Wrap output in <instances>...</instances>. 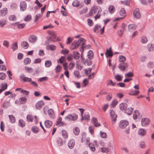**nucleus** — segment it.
I'll use <instances>...</instances> for the list:
<instances>
[{
    "mask_svg": "<svg viewBox=\"0 0 154 154\" xmlns=\"http://www.w3.org/2000/svg\"><path fill=\"white\" fill-rule=\"evenodd\" d=\"M112 98V95L111 93L107 95L106 96V99L107 101H110Z\"/></svg>",
    "mask_w": 154,
    "mask_h": 154,
    "instance_id": "obj_59",
    "label": "nucleus"
},
{
    "mask_svg": "<svg viewBox=\"0 0 154 154\" xmlns=\"http://www.w3.org/2000/svg\"><path fill=\"white\" fill-rule=\"evenodd\" d=\"M137 26L135 24H131L129 25L128 26V30L129 32H132L136 29Z\"/></svg>",
    "mask_w": 154,
    "mask_h": 154,
    "instance_id": "obj_12",
    "label": "nucleus"
},
{
    "mask_svg": "<svg viewBox=\"0 0 154 154\" xmlns=\"http://www.w3.org/2000/svg\"><path fill=\"white\" fill-rule=\"evenodd\" d=\"M78 116L75 113H72L68 115L65 117L64 119L65 120H67L69 121H75L78 118Z\"/></svg>",
    "mask_w": 154,
    "mask_h": 154,
    "instance_id": "obj_3",
    "label": "nucleus"
},
{
    "mask_svg": "<svg viewBox=\"0 0 154 154\" xmlns=\"http://www.w3.org/2000/svg\"><path fill=\"white\" fill-rule=\"evenodd\" d=\"M46 49L47 50H51V51H54L56 49V47L54 45H49L46 46Z\"/></svg>",
    "mask_w": 154,
    "mask_h": 154,
    "instance_id": "obj_27",
    "label": "nucleus"
},
{
    "mask_svg": "<svg viewBox=\"0 0 154 154\" xmlns=\"http://www.w3.org/2000/svg\"><path fill=\"white\" fill-rule=\"evenodd\" d=\"M91 59H86L85 61H84V63L85 64H87L88 66H90L92 64V62L91 60Z\"/></svg>",
    "mask_w": 154,
    "mask_h": 154,
    "instance_id": "obj_37",
    "label": "nucleus"
},
{
    "mask_svg": "<svg viewBox=\"0 0 154 154\" xmlns=\"http://www.w3.org/2000/svg\"><path fill=\"white\" fill-rule=\"evenodd\" d=\"M31 62V60L29 58H25L24 60V63L25 65L29 64Z\"/></svg>",
    "mask_w": 154,
    "mask_h": 154,
    "instance_id": "obj_51",
    "label": "nucleus"
},
{
    "mask_svg": "<svg viewBox=\"0 0 154 154\" xmlns=\"http://www.w3.org/2000/svg\"><path fill=\"white\" fill-rule=\"evenodd\" d=\"M8 13V9L6 8H4L0 10V17H4Z\"/></svg>",
    "mask_w": 154,
    "mask_h": 154,
    "instance_id": "obj_7",
    "label": "nucleus"
},
{
    "mask_svg": "<svg viewBox=\"0 0 154 154\" xmlns=\"http://www.w3.org/2000/svg\"><path fill=\"white\" fill-rule=\"evenodd\" d=\"M51 65V62L50 60L46 61L45 63V66L47 68L49 67Z\"/></svg>",
    "mask_w": 154,
    "mask_h": 154,
    "instance_id": "obj_40",
    "label": "nucleus"
},
{
    "mask_svg": "<svg viewBox=\"0 0 154 154\" xmlns=\"http://www.w3.org/2000/svg\"><path fill=\"white\" fill-rule=\"evenodd\" d=\"M37 37L35 35H31L29 38V40L30 42L34 43L37 41Z\"/></svg>",
    "mask_w": 154,
    "mask_h": 154,
    "instance_id": "obj_11",
    "label": "nucleus"
},
{
    "mask_svg": "<svg viewBox=\"0 0 154 154\" xmlns=\"http://www.w3.org/2000/svg\"><path fill=\"white\" fill-rule=\"evenodd\" d=\"M128 67V63H124L120 64L118 66L119 68L122 71L125 70V68Z\"/></svg>",
    "mask_w": 154,
    "mask_h": 154,
    "instance_id": "obj_10",
    "label": "nucleus"
},
{
    "mask_svg": "<svg viewBox=\"0 0 154 154\" xmlns=\"http://www.w3.org/2000/svg\"><path fill=\"white\" fill-rule=\"evenodd\" d=\"M147 48L149 51H153L154 50V44H149L147 45Z\"/></svg>",
    "mask_w": 154,
    "mask_h": 154,
    "instance_id": "obj_23",
    "label": "nucleus"
},
{
    "mask_svg": "<svg viewBox=\"0 0 154 154\" xmlns=\"http://www.w3.org/2000/svg\"><path fill=\"white\" fill-rule=\"evenodd\" d=\"M126 60L125 57L122 55H120L119 57V60L120 62H124Z\"/></svg>",
    "mask_w": 154,
    "mask_h": 154,
    "instance_id": "obj_42",
    "label": "nucleus"
},
{
    "mask_svg": "<svg viewBox=\"0 0 154 154\" xmlns=\"http://www.w3.org/2000/svg\"><path fill=\"white\" fill-rule=\"evenodd\" d=\"M91 122L95 127H98L100 126V124L98 123L97 119L95 117L93 118Z\"/></svg>",
    "mask_w": 154,
    "mask_h": 154,
    "instance_id": "obj_15",
    "label": "nucleus"
},
{
    "mask_svg": "<svg viewBox=\"0 0 154 154\" xmlns=\"http://www.w3.org/2000/svg\"><path fill=\"white\" fill-rule=\"evenodd\" d=\"M48 114L50 117L52 118H54V112L53 110L52 109H50L48 110Z\"/></svg>",
    "mask_w": 154,
    "mask_h": 154,
    "instance_id": "obj_25",
    "label": "nucleus"
},
{
    "mask_svg": "<svg viewBox=\"0 0 154 154\" xmlns=\"http://www.w3.org/2000/svg\"><path fill=\"white\" fill-rule=\"evenodd\" d=\"M18 46L17 44V42H15L13 45L12 48L13 49V51H14L16 49H17V48Z\"/></svg>",
    "mask_w": 154,
    "mask_h": 154,
    "instance_id": "obj_56",
    "label": "nucleus"
},
{
    "mask_svg": "<svg viewBox=\"0 0 154 154\" xmlns=\"http://www.w3.org/2000/svg\"><path fill=\"white\" fill-rule=\"evenodd\" d=\"M110 114L112 119V124H114L116 121L117 116L115 114L114 111L113 110L110 111Z\"/></svg>",
    "mask_w": 154,
    "mask_h": 154,
    "instance_id": "obj_8",
    "label": "nucleus"
},
{
    "mask_svg": "<svg viewBox=\"0 0 154 154\" xmlns=\"http://www.w3.org/2000/svg\"><path fill=\"white\" fill-rule=\"evenodd\" d=\"M129 122L125 120L121 121L119 124V127L121 129H124L128 125Z\"/></svg>",
    "mask_w": 154,
    "mask_h": 154,
    "instance_id": "obj_4",
    "label": "nucleus"
},
{
    "mask_svg": "<svg viewBox=\"0 0 154 154\" xmlns=\"http://www.w3.org/2000/svg\"><path fill=\"white\" fill-rule=\"evenodd\" d=\"M93 53L92 51L90 50L88 53V56L89 59H91L92 58Z\"/></svg>",
    "mask_w": 154,
    "mask_h": 154,
    "instance_id": "obj_50",
    "label": "nucleus"
},
{
    "mask_svg": "<svg viewBox=\"0 0 154 154\" xmlns=\"http://www.w3.org/2000/svg\"><path fill=\"white\" fill-rule=\"evenodd\" d=\"M57 143L58 146H61L63 144V142L62 138L58 137L57 138Z\"/></svg>",
    "mask_w": 154,
    "mask_h": 154,
    "instance_id": "obj_26",
    "label": "nucleus"
},
{
    "mask_svg": "<svg viewBox=\"0 0 154 154\" xmlns=\"http://www.w3.org/2000/svg\"><path fill=\"white\" fill-rule=\"evenodd\" d=\"M101 27L98 25H96L95 26L94 29V32L96 33H98L100 31V29Z\"/></svg>",
    "mask_w": 154,
    "mask_h": 154,
    "instance_id": "obj_30",
    "label": "nucleus"
},
{
    "mask_svg": "<svg viewBox=\"0 0 154 154\" xmlns=\"http://www.w3.org/2000/svg\"><path fill=\"white\" fill-rule=\"evenodd\" d=\"M9 117L10 122L11 123H14L15 121V118L12 115H9Z\"/></svg>",
    "mask_w": 154,
    "mask_h": 154,
    "instance_id": "obj_35",
    "label": "nucleus"
},
{
    "mask_svg": "<svg viewBox=\"0 0 154 154\" xmlns=\"http://www.w3.org/2000/svg\"><path fill=\"white\" fill-rule=\"evenodd\" d=\"M140 147L142 148H144L146 147L145 143L143 141H142L140 142Z\"/></svg>",
    "mask_w": 154,
    "mask_h": 154,
    "instance_id": "obj_62",
    "label": "nucleus"
},
{
    "mask_svg": "<svg viewBox=\"0 0 154 154\" xmlns=\"http://www.w3.org/2000/svg\"><path fill=\"white\" fill-rule=\"evenodd\" d=\"M150 122L149 119L147 118H143L141 119V125L143 127H145L149 125Z\"/></svg>",
    "mask_w": 154,
    "mask_h": 154,
    "instance_id": "obj_6",
    "label": "nucleus"
},
{
    "mask_svg": "<svg viewBox=\"0 0 154 154\" xmlns=\"http://www.w3.org/2000/svg\"><path fill=\"white\" fill-rule=\"evenodd\" d=\"M127 105L126 103H122L120 104L119 108L122 110L125 111L127 108Z\"/></svg>",
    "mask_w": 154,
    "mask_h": 154,
    "instance_id": "obj_21",
    "label": "nucleus"
},
{
    "mask_svg": "<svg viewBox=\"0 0 154 154\" xmlns=\"http://www.w3.org/2000/svg\"><path fill=\"white\" fill-rule=\"evenodd\" d=\"M85 40L82 38H80L78 41H75L70 46V48L72 50H74L77 48L79 45L82 46L80 50L83 52L84 51V48L85 47L84 46Z\"/></svg>",
    "mask_w": 154,
    "mask_h": 154,
    "instance_id": "obj_1",
    "label": "nucleus"
},
{
    "mask_svg": "<svg viewBox=\"0 0 154 154\" xmlns=\"http://www.w3.org/2000/svg\"><path fill=\"white\" fill-rule=\"evenodd\" d=\"M48 79V78L47 77H43L40 78L38 79V82H41L43 81L47 80Z\"/></svg>",
    "mask_w": 154,
    "mask_h": 154,
    "instance_id": "obj_36",
    "label": "nucleus"
},
{
    "mask_svg": "<svg viewBox=\"0 0 154 154\" xmlns=\"http://www.w3.org/2000/svg\"><path fill=\"white\" fill-rule=\"evenodd\" d=\"M21 45L23 48L26 49L29 47V44L26 41H23L21 43Z\"/></svg>",
    "mask_w": 154,
    "mask_h": 154,
    "instance_id": "obj_29",
    "label": "nucleus"
},
{
    "mask_svg": "<svg viewBox=\"0 0 154 154\" xmlns=\"http://www.w3.org/2000/svg\"><path fill=\"white\" fill-rule=\"evenodd\" d=\"M146 132L145 130L141 128L138 131V134L141 136H145L146 134Z\"/></svg>",
    "mask_w": 154,
    "mask_h": 154,
    "instance_id": "obj_17",
    "label": "nucleus"
},
{
    "mask_svg": "<svg viewBox=\"0 0 154 154\" xmlns=\"http://www.w3.org/2000/svg\"><path fill=\"white\" fill-rule=\"evenodd\" d=\"M147 39L146 37L143 36L141 37V42L142 43H146L147 42Z\"/></svg>",
    "mask_w": 154,
    "mask_h": 154,
    "instance_id": "obj_38",
    "label": "nucleus"
},
{
    "mask_svg": "<svg viewBox=\"0 0 154 154\" xmlns=\"http://www.w3.org/2000/svg\"><path fill=\"white\" fill-rule=\"evenodd\" d=\"M100 151L103 152L107 153L109 152L108 149L106 147H102L100 148Z\"/></svg>",
    "mask_w": 154,
    "mask_h": 154,
    "instance_id": "obj_55",
    "label": "nucleus"
},
{
    "mask_svg": "<svg viewBox=\"0 0 154 154\" xmlns=\"http://www.w3.org/2000/svg\"><path fill=\"white\" fill-rule=\"evenodd\" d=\"M20 78L21 81L23 80L25 82H31L32 79L27 77H26L23 74H21L20 76Z\"/></svg>",
    "mask_w": 154,
    "mask_h": 154,
    "instance_id": "obj_5",
    "label": "nucleus"
},
{
    "mask_svg": "<svg viewBox=\"0 0 154 154\" xmlns=\"http://www.w3.org/2000/svg\"><path fill=\"white\" fill-rule=\"evenodd\" d=\"M32 131L34 133H37L39 131V129L36 126H33L31 128Z\"/></svg>",
    "mask_w": 154,
    "mask_h": 154,
    "instance_id": "obj_34",
    "label": "nucleus"
},
{
    "mask_svg": "<svg viewBox=\"0 0 154 154\" xmlns=\"http://www.w3.org/2000/svg\"><path fill=\"white\" fill-rule=\"evenodd\" d=\"M88 11V8L87 7H84L83 9L79 11L80 14V15L84 14L86 13Z\"/></svg>",
    "mask_w": 154,
    "mask_h": 154,
    "instance_id": "obj_39",
    "label": "nucleus"
},
{
    "mask_svg": "<svg viewBox=\"0 0 154 154\" xmlns=\"http://www.w3.org/2000/svg\"><path fill=\"white\" fill-rule=\"evenodd\" d=\"M18 125L20 127L23 128L25 126L26 123L23 120L20 119L19 120Z\"/></svg>",
    "mask_w": 154,
    "mask_h": 154,
    "instance_id": "obj_28",
    "label": "nucleus"
},
{
    "mask_svg": "<svg viewBox=\"0 0 154 154\" xmlns=\"http://www.w3.org/2000/svg\"><path fill=\"white\" fill-rule=\"evenodd\" d=\"M105 54L107 57H111L112 56L113 54L112 53L111 48H110L109 50L107 49L106 50Z\"/></svg>",
    "mask_w": 154,
    "mask_h": 154,
    "instance_id": "obj_22",
    "label": "nucleus"
},
{
    "mask_svg": "<svg viewBox=\"0 0 154 154\" xmlns=\"http://www.w3.org/2000/svg\"><path fill=\"white\" fill-rule=\"evenodd\" d=\"M62 68V67L60 65H58L56 66V68L55 69V70L56 72H59L61 71V69Z\"/></svg>",
    "mask_w": 154,
    "mask_h": 154,
    "instance_id": "obj_49",
    "label": "nucleus"
},
{
    "mask_svg": "<svg viewBox=\"0 0 154 154\" xmlns=\"http://www.w3.org/2000/svg\"><path fill=\"white\" fill-rule=\"evenodd\" d=\"M13 25L15 26L17 25V27L19 29H22L24 28L25 26V25L24 23H20V24L18 23V22H16L15 23H14L13 24Z\"/></svg>",
    "mask_w": 154,
    "mask_h": 154,
    "instance_id": "obj_19",
    "label": "nucleus"
},
{
    "mask_svg": "<svg viewBox=\"0 0 154 154\" xmlns=\"http://www.w3.org/2000/svg\"><path fill=\"white\" fill-rule=\"evenodd\" d=\"M109 12L111 14L114 12L115 10V7L113 5H110L109 7Z\"/></svg>",
    "mask_w": 154,
    "mask_h": 154,
    "instance_id": "obj_48",
    "label": "nucleus"
},
{
    "mask_svg": "<svg viewBox=\"0 0 154 154\" xmlns=\"http://www.w3.org/2000/svg\"><path fill=\"white\" fill-rule=\"evenodd\" d=\"M9 19L11 21H15L16 20V17L14 15H11L9 17Z\"/></svg>",
    "mask_w": 154,
    "mask_h": 154,
    "instance_id": "obj_54",
    "label": "nucleus"
},
{
    "mask_svg": "<svg viewBox=\"0 0 154 154\" xmlns=\"http://www.w3.org/2000/svg\"><path fill=\"white\" fill-rule=\"evenodd\" d=\"M139 112L137 110H135L134 112L133 117L134 119H137L138 116H139Z\"/></svg>",
    "mask_w": 154,
    "mask_h": 154,
    "instance_id": "obj_32",
    "label": "nucleus"
},
{
    "mask_svg": "<svg viewBox=\"0 0 154 154\" xmlns=\"http://www.w3.org/2000/svg\"><path fill=\"white\" fill-rule=\"evenodd\" d=\"M65 56H61V57L57 60V62L58 63H62L65 61Z\"/></svg>",
    "mask_w": 154,
    "mask_h": 154,
    "instance_id": "obj_46",
    "label": "nucleus"
},
{
    "mask_svg": "<svg viewBox=\"0 0 154 154\" xmlns=\"http://www.w3.org/2000/svg\"><path fill=\"white\" fill-rule=\"evenodd\" d=\"M62 135L64 138H67L68 137V134L65 130H63L62 131Z\"/></svg>",
    "mask_w": 154,
    "mask_h": 154,
    "instance_id": "obj_44",
    "label": "nucleus"
},
{
    "mask_svg": "<svg viewBox=\"0 0 154 154\" xmlns=\"http://www.w3.org/2000/svg\"><path fill=\"white\" fill-rule=\"evenodd\" d=\"M75 145V141L73 139L70 140L68 143V145L69 147L71 149L73 148Z\"/></svg>",
    "mask_w": 154,
    "mask_h": 154,
    "instance_id": "obj_16",
    "label": "nucleus"
},
{
    "mask_svg": "<svg viewBox=\"0 0 154 154\" xmlns=\"http://www.w3.org/2000/svg\"><path fill=\"white\" fill-rule=\"evenodd\" d=\"M115 79L118 81H121L122 79V77L119 75H115Z\"/></svg>",
    "mask_w": 154,
    "mask_h": 154,
    "instance_id": "obj_60",
    "label": "nucleus"
},
{
    "mask_svg": "<svg viewBox=\"0 0 154 154\" xmlns=\"http://www.w3.org/2000/svg\"><path fill=\"white\" fill-rule=\"evenodd\" d=\"M6 24V21L5 20H0V27H3Z\"/></svg>",
    "mask_w": 154,
    "mask_h": 154,
    "instance_id": "obj_47",
    "label": "nucleus"
},
{
    "mask_svg": "<svg viewBox=\"0 0 154 154\" xmlns=\"http://www.w3.org/2000/svg\"><path fill=\"white\" fill-rule=\"evenodd\" d=\"M25 69L29 73L32 72L33 71V69L32 68L26 66L25 67Z\"/></svg>",
    "mask_w": 154,
    "mask_h": 154,
    "instance_id": "obj_58",
    "label": "nucleus"
},
{
    "mask_svg": "<svg viewBox=\"0 0 154 154\" xmlns=\"http://www.w3.org/2000/svg\"><path fill=\"white\" fill-rule=\"evenodd\" d=\"M89 147L91 150L94 152L95 150V148L94 144L93 143H89L88 144Z\"/></svg>",
    "mask_w": 154,
    "mask_h": 154,
    "instance_id": "obj_31",
    "label": "nucleus"
},
{
    "mask_svg": "<svg viewBox=\"0 0 154 154\" xmlns=\"http://www.w3.org/2000/svg\"><path fill=\"white\" fill-rule=\"evenodd\" d=\"M100 135L101 137L104 138H107V135L106 133L102 132L101 131L100 132Z\"/></svg>",
    "mask_w": 154,
    "mask_h": 154,
    "instance_id": "obj_57",
    "label": "nucleus"
},
{
    "mask_svg": "<svg viewBox=\"0 0 154 154\" xmlns=\"http://www.w3.org/2000/svg\"><path fill=\"white\" fill-rule=\"evenodd\" d=\"M7 83H5L4 84H2L1 85V89H2L4 91L7 88Z\"/></svg>",
    "mask_w": 154,
    "mask_h": 154,
    "instance_id": "obj_63",
    "label": "nucleus"
},
{
    "mask_svg": "<svg viewBox=\"0 0 154 154\" xmlns=\"http://www.w3.org/2000/svg\"><path fill=\"white\" fill-rule=\"evenodd\" d=\"M133 109L132 108H129L126 109L125 111V112L127 114L130 115H131L133 111Z\"/></svg>",
    "mask_w": 154,
    "mask_h": 154,
    "instance_id": "obj_24",
    "label": "nucleus"
},
{
    "mask_svg": "<svg viewBox=\"0 0 154 154\" xmlns=\"http://www.w3.org/2000/svg\"><path fill=\"white\" fill-rule=\"evenodd\" d=\"M73 132L75 135H77L79 134V129L78 128L76 127L73 129Z\"/></svg>",
    "mask_w": 154,
    "mask_h": 154,
    "instance_id": "obj_41",
    "label": "nucleus"
},
{
    "mask_svg": "<svg viewBox=\"0 0 154 154\" xmlns=\"http://www.w3.org/2000/svg\"><path fill=\"white\" fill-rule=\"evenodd\" d=\"M44 105V103L42 101H38L37 103L35 104V107L37 109H41L42 106H43Z\"/></svg>",
    "mask_w": 154,
    "mask_h": 154,
    "instance_id": "obj_14",
    "label": "nucleus"
},
{
    "mask_svg": "<svg viewBox=\"0 0 154 154\" xmlns=\"http://www.w3.org/2000/svg\"><path fill=\"white\" fill-rule=\"evenodd\" d=\"M31 16L30 15H28L24 18V20L26 21H28L31 20Z\"/></svg>",
    "mask_w": 154,
    "mask_h": 154,
    "instance_id": "obj_64",
    "label": "nucleus"
},
{
    "mask_svg": "<svg viewBox=\"0 0 154 154\" xmlns=\"http://www.w3.org/2000/svg\"><path fill=\"white\" fill-rule=\"evenodd\" d=\"M134 76L133 73L131 72H128L125 75V77H132Z\"/></svg>",
    "mask_w": 154,
    "mask_h": 154,
    "instance_id": "obj_52",
    "label": "nucleus"
},
{
    "mask_svg": "<svg viewBox=\"0 0 154 154\" xmlns=\"http://www.w3.org/2000/svg\"><path fill=\"white\" fill-rule=\"evenodd\" d=\"M20 102L21 104H24L26 102V99L25 97H22L20 98Z\"/></svg>",
    "mask_w": 154,
    "mask_h": 154,
    "instance_id": "obj_45",
    "label": "nucleus"
},
{
    "mask_svg": "<svg viewBox=\"0 0 154 154\" xmlns=\"http://www.w3.org/2000/svg\"><path fill=\"white\" fill-rule=\"evenodd\" d=\"M134 16L137 19L139 18L140 17V14L139 12V10L138 8H136L133 12Z\"/></svg>",
    "mask_w": 154,
    "mask_h": 154,
    "instance_id": "obj_9",
    "label": "nucleus"
},
{
    "mask_svg": "<svg viewBox=\"0 0 154 154\" xmlns=\"http://www.w3.org/2000/svg\"><path fill=\"white\" fill-rule=\"evenodd\" d=\"M44 123L45 127L47 128H50L52 125V122L48 120H45Z\"/></svg>",
    "mask_w": 154,
    "mask_h": 154,
    "instance_id": "obj_18",
    "label": "nucleus"
},
{
    "mask_svg": "<svg viewBox=\"0 0 154 154\" xmlns=\"http://www.w3.org/2000/svg\"><path fill=\"white\" fill-rule=\"evenodd\" d=\"M20 9L22 11H23L25 10L26 8V4L25 2H22L20 3Z\"/></svg>",
    "mask_w": 154,
    "mask_h": 154,
    "instance_id": "obj_13",
    "label": "nucleus"
},
{
    "mask_svg": "<svg viewBox=\"0 0 154 154\" xmlns=\"http://www.w3.org/2000/svg\"><path fill=\"white\" fill-rule=\"evenodd\" d=\"M72 5L74 7H78L79 5V2L78 0H74L72 3Z\"/></svg>",
    "mask_w": 154,
    "mask_h": 154,
    "instance_id": "obj_43",
    "label": "nucleus"
},
{
    "mask_svg": "<svg viewBox=\"0 0 154 154\" xmlns=\"http://www.w3.org/2000/svg\"><path fill=\"white\" fill-rule=\"evenodd\" d=\"M27 121L28 122H32L33 119L32 116L31 115H28L26 117Z\"/></svg>",
    "mask_w": 154,
    "mask_h": 154,
    "instance_id": "obj_33",
    "label": "nucleus"
},
{
    "mask_svg": "<svg viewBox=\"0 0 154 154\" xmlns=\"http://www.w3.org/2000/svg\"><path fill=\"white\" fill-rule=\"evenodd\" d=\"M6 76V75L3 72L0 73V79L1 80H4L5 79Z\"/></svg>",
    "mask_w": 154,
    "mask_h": 154,
    "instance_id": "obj_53",
    "label": "nucleus"
},
{
    "mask_svg": "<svg viewBox=\"0 0 154 154\" xmlns=\"http://www.w3.org/2000/svg\"><path fill=\"white\" fill-rule=\"evenodd\" d=\"M84 118L85 120H89L90 119V116L88 113L85 112L84 114Z\"/></svg>",
    "mask_w": 154,
    "mask_h": 154,
    "instance_id": "obj_61",
    "label": "nucleus"
},
{
    "mask_svg": "<svg viewBox=\"0 0 154 154\" xmlns=\"http://www.w3.org/2000/svg\"><path fill=\"white\" fill-rule=\"evenodd\" d=\"M73 55L74 58L75 60H77L80 57V54L76 51H74L73 52Z\"/></svg>",
    "mask_w": 154,
    "mask_h": 154,
    "instance_id": "obj_20",
    "label": "nucleus"
},
{
    "mask_svg": "<svg viewBox=\"0 0 154 154\" xmlns=\"http://www.w3.org/2000/svg\"><path fill=\"white\" fill-rule=\"evenodd\" d=\"M101 11V9L100 7L99 6H94L90 10L89 14L90 16H93L94 14H96L94 17L96 20L97 19L100 18Z\"/></svg>",
    "mask_w": 154,
    "mask_h": 154,
    "instance_id": "obj_2",
    "label": "nucleus"
}]
</instances>
